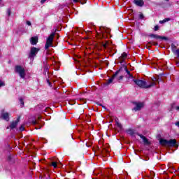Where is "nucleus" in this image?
<instances>
[{"mask_svg": "<svg viewBox=\"0 0 179 179\" xmlns=\"http://www.w3.org/2000/svg\"><path fill=\"white\" fill-rule=\"evenodd\" d=\"M27 26H31V22L30 21H27Z\"/></svg>", "mask_w": 179, "mask_h": 179, "instance_id": "cd10ccee", "label": "nucleus"}, {"mask_svg": "<svg viewBox=\"0 0 179 179\" xmlns=\"http://www.w3.org/2000/svg\"><path fill=\"white\" fill-rule=\"evenodd\" d=\"M20 121V118H17L15 121L12 122L10 126L7 127V129H15V127H17V123Z\"/></svg>", "mask_w": 179, "mask_h": 179, "instance_id": "0eeeda50", "label": "nucleus"}, {"mask_svg": "<svg viewBox=\"0 0 179 179\" xmlns=\"http://www.w3.org/2000/svg\"><path fill=\"white\" fill-rule=\"evenodd\" d=\"M159 82H162V79L159 78Z\"/></svg>", "mask_w": 179, "mask_h": 179, "instance_id": "a19ab883", "label": "nucleus"}, {"mask_svg": "<svg viewBox=\"0 0 179 179\" xmlns=\"http://www.w3.org/2000/svg\"><path fill=\"white\" fill-rule=\"evenodd\" d=\"M154 44V45H157V43H153Z\"/></svg>", "mask_w": 179, "mask_h": 179, "instance_id": "79ce46f5", "label": "nucleus"}, {"mask_svg": "<svg viewBox=\"0 0 179 179\" xmlns=\"http://www.w3.org/2000/svg\"><path fill=\"white\" fill-rule=\"evenodd\" d=\"M115 125H117V127H118V128H120V129H122V124L118 122V120H115Z\"/></svg>", "mask_w": 179, "mask_h": 179, "instance_id": "aec40b11", "label": "nucleus"}, {"mask_svg": "<svg viewBox=\"0 0 179 179\" xmlns=\"http://www.w3.org/2000/svg\"><path fill=\"white\" fill-rule=\"evenodd\" d=\"M47 83L49 85V86H51V82L50 80H47Z\"/></svg>", "mask_w": 179, "mask_h": 179, "instance_id": "2f4dec72", "label": "nucleus"}, {"mask_svg": "<svg viewBox=\"0 0 179 179\" xmlns=\"http://www.w3.org/2000/svg\"><path fill=\"white\" fill-rule=\"evenodd\" d=\"M177 146V140L176 139H171L168 141V147Z\"/></svg>", "mask_w": 179, "mask_h": 179, "instance_id": "9d476101", "label": "nucleus"}, {"mask_svg": "<svg viewBox=\"0 0 179 179\" xmlns=\"http://www.w3.org/2000/svg\"><path fill=\"white\" fill-rule=\"evenodd\" d=\"M166 1H169V0H166Z\"/></svg>", "mask_w": 179, "mask_h": 179, "instance_id": "49530a36", "label": "nucleus"}, {"mask_svg": "<svg viewBox=\"0 0 179 179\" xmlns=\"http://www.w3.org/2000/svg\"><path fill=\"white\" fill-rule=\"evenodd\" d=\"M30 41L32 45H36L38 43V38L37 36L31 37Z\"/></svg>", "mask_w": 179, "mask_h": 179, "instance_id": "ddd939ff", "label": "nucleus"}, {"mask_svg": "<svg viewBox=\"0 0 179 179\" xmlns=\"http://www.w3.org/2000/svg\"><path fill=\"white\" fill-rule=\"evenodd\" d=\"M137 135L140 136L141 139H143V142L144 145H150V142H149V140L147 138H145V136L140 134H137Z\"/></svg>", "mask_w": 179, "mask_h": 179, "instance_id": "6e6552de", "label": "nucleus"}, {"mask_svg": "<svg viewBox=\"0 0 179 179\" xmlns=\"http://www.w3.org/2000/svg\"><path fill=\"white\" fill-rule=\"evenodd\" d=\"M20 103L21 105V107H23V106H24V102L23 101V99L20 98Z\"/></svg>", "mask_w": 179, "mask_h": 179, "instance_id": "412c9836", "label": "nucleus"}, {"mask_svg": "<svg viewBox=\"0 0 179 179\" xmlns=\"http://www.w3.org/2000/svg\"><path fill=\"white\" fill-rule=\"evenodd\" d=\"M103 47H104L105 48H110V45L108 44V43H104V44H103Z\"/></svg>", "mask_w": 179, "mask_h": 179, "instance_id": "b1692460", "label": "nucleus"}, {"mask_svg": "<svg viewBox=\"0 0 179 179\" xmlns=\"http://www.w3.org/2000/svg\"><path fill=\"white\" fill-rule=\"evenodd\" d=\"M176 109L177 110V111H179V106H176Z\"/></svg>", "mask_w": 179, "mask_h": 179, "instance_id": "58836bf2", "label": "nucleus"}, {"mask_svg": "<svg viewBox=\"0 0 179 179\" xmlns=\"http://www.w3.org/2000/svg\"><path fill=\"white\" fill-rule=\"evenodd\" d=\"M15 72L19 75L21 79H24L26 78V70L23 68H16Z\"/></svg>", "mask_w": 179, "mask_h": 179, "instance_id": "39448f33", "label": "nucleus"}, {"mask_svg": "<svg viewBox=\"0 0 179 179\" xmlns=\"http://www.w3.org/2000/svg\"><path fill=\"white\" fill-rule=\"evenodd\" d=\"M111 171V169H106L105 170V173H110Z\"/></svg>", "mask_w": 179, "mask_h": 179, "instance_id": "72a5a7b5", "label": "nucleus"}, {"mask_svg": "<svg viewBox=\"0 0 179 179\" xmlns=\"http://www.w3.org/2000/svg\"><path fill=\"white\" fill-rule=\"evenodd\" d=\"M150 37H152V38H157V39H159V40H165V41L169 40V38H167L166 36H160L157 34H151Z\"/></svg>", "mask_w": 179, "mask_h": 179, "instance_id": "1a4fd4ad", "label": "nucleus"}, {"mask_svg": "<svg viewBox=\"0 0 179 179\" xmlns=\"http://www.w3.org/2000/svg\"><path fill=\"white\" fill-rule=\"evenodd\" d=\"M32 122H33L34 125H36V124H37V121H36V120H34Z\"/></svg>", "mask_w": 179, "mask_h": 179, "instance_id": "4c0bfd02", "label": "nucleus"}, {"mask_svg": "<svg viewBox=\"0 0 179 179\" xmlns=\"http://www.w3.org/2000/svg\"><path fill=\"white\" fill-rule=\"evenodd\" d=\"M118 73H120V70L117 71L113 76H112V78L108 79L107 82L106 83L105 85H106V86H108V85H110V83H113V82H114V79H115V78H117V76H118Z\"/></svg>", "mask_w": 179, "mask_h": 179, "instance_id": "423d86ee", "label": "nucleus"}, {"mask_svg": "<svg viewBox=\"0 0 179 179\" xmlns=\"http://www.w3.org/2000/svg\"><path fill=\"white\" fill-rule=\"evenodd\" d=\"M16 68H20V66H17Z\"/></svg>", "mask_w": 179, "mask_h": 179, "instance_id": "37998d69", "label": "nucleus"}, {"mask_svg": "<svg viewBox=\"0 0 179 179\" xmlns=\"http://www.w3.org/2000/svg\"><path fill=\"white\" fill-rule=\"evenodd\" d=\"M1 118H3V120H5V121H9V113H1Z\"/></svg>", "mask_w": 179, "mask_h": 179, "instance_id": "2eb2a0df", "label": "nucleus"}, {"mask_svg": "<svg viewBox=\"0 0 179 179\" xmlns=\"http://www.w3.org/2000/svg\"><path fill=\"white\" fill-rule=\"evenodd\" d=\"M127 133L129 135H131V136H134L135 135V130L131 129H129L127 130Z\"/></svg>", "mask_w": 179, "mask_h": 179, "instance_id": "f3484780", "label": "nucleus"}, {"mask_svg": "<svg viewBox=\"0 0 179 179\" xmlns=\"http://www.w3.org/2000/svg\"><path fill=\"white\" fill-rule=\"evenodd\" d=\"M122 79H124V76H120L117 78V80H122Z\"/></svg>", "mask_w": 179, "mask_h": 179, "instance_id": "a878e982", "label": "nucleus"}, {"mask_svg": "<svg viewBox=\"0 0 179 179\" xmlns=\"http://www.w3.org/2000/svg\"><path fill=\"white\" fill-rule=\"evenodd\" d=\"M127 57H128V55L125 52H123L120 57H119L120 62H124L125 59H127Z\"/></svg>", "mask_w": 179, "mask_h": 179, "instance_id": "4468645a", "label": "nucleus"}, {"mask_svg": "<svg viewBox=\"0 0 179 179\" xmlns=\"http://www.w3.org/2000/svg\"><path fill=\"white\" fill-rule=\"evenodd\" d=\"M125 71H126V73H127V75H126V77L128 78V79H134V76H132L131 74V71H128V69L125 68L124 69Z\"/></svg>", "mask_w": 179, "mask_h": 179, "instance_id": "dca6fc26", "label": "nucleus"}, {"mask_svg": "<svg viewBox=\"0 0 179 179\" xmlns=\"http://www.w3.org/2000/svg\"><path fill=\"white\" fill-rule=\"evenodd\" d=\"M1 1H2V0H0V2H1Z\"/></svg>", "mask_w": 179, "mask_h": 179, "instance_id": "a18cd8bd", "label": "nucleus"}, {"mask_svg": "<svg viewBox=\"0 0 179 179\" xmlns=\"http://www.w3.org/2000/svg\"><path fill=\"white\" fill-rule=\"evenodd\" d=\"M45 1H47V0H41V3L43 5V3H44L45 2Z\"/></svg>", "mask_w": 179, "mask_h": 179, "instance_id": "c9c22d12", "label": "nucleus"}, {"mask_svg": "<svg viewBox=\"0 0 179 179\" xmlns=\"http://www.w3.org/2000/svg\"><path fill=\"white\" fill-rule=\"evenodd\" d=\"M20 131H24V127H23V126H21L20 127Z\"/></svg>", "mask_w": 179, "mask_h": 179, "instance_id": "c85d7f7f", "label": "nucleus"}, {"mask_svg": "<svg viewBox=\"0 0 179 179\" xmlns=\"http://www.w3.org/2000/svg\"><path fill=\"white\" fill-rule=\"evenodd\" d=\"M167 22H170V18H165L163 20H160L159 23H160V24H163V23H166Z\"/></svg>", "mask_w": 179, "mask_h": 179, "instance_id": "6ab92c4d", "label": "nucleus"}, {"mask_svg": "<svg viewBox=\"0 0 179 179\" xmlns=\"http://www.w3.org/2000/svg\"><path fill=\"white\" fill-rule=\"evenodd\" d=\"M175 125H176V127H178V128H179V121H178V122H176L175 123Z\"/></svg>", "mask_w": 179, "mask_h": 179, "instance_id": "f704fd0d", "label": "nucleus"}, {"mask_svg": "<svg viewBox=\"0 0 179 179\" xmlns=\"http://www.w3.org/2000/svg\"><path fill=\"white\" fill-rule=\"evenodd\" d=\"M52 166H53L55 169H57L58 167V164L55 162H52Z\"/></svg>", "mask_w": 179, "mask_h": 179, "instance_id": "4be33fe9", "label": "nucleus"}, {"mask_svg": "<svg viewBox=\"0 0 179 179\" xmlns=\"http://www.w3.org/2000/svg\"><path fill=\"white\" fill-rule=\"evenodd\" d=\"M134 2L136 6L142 7L143 5H145L143 0H134Z\"/></svg>", "mask_w": 179, "mask_h": 179, "instance_id": "f8f14e48", "label": "nucleus"}, {"mask_svg": "<svg viewBox=\"0 0 179 179\" xmlns=\"http://www.w3.org/2000/svg\"><path fill=\"white\" fill-rule=\"evenodd\" d=\"M54 37H55V33L52 32L47 38L46 43L45 45V50H48L50 47H52V41H54Z\"/></svg>", "mask_w": 179, "mask_h": 179, "instance_id": "7ed1b4c3", "label": "nucleus"}, {"mask_svg": "<svg viewBox=\"0 0 179 179\" xmlns=\"http://www.w3.org/2000/svg\"><path fill=\"white\" fill-rule=\"evenodd\" d=\"M79 101H80L81 104H85L86 99H79Z\"/></svg>", "mask_w": 179, "mask_h": 179, "instance_id": "5701e85b", "label": "nucleus"}, {"mask_svg": "<svg viewBox=\"0 0 179 179\" xmlns=\"http://www.w3.org/2000/svg\"><path fill=\"white\" fill-rule=\"evenodd\" d=\"M133 82H134L135 85L141 89H150V87H153V86H155V83L148 84V82H146L145 80L133 78Z\"/></svg>", "mask_w": 179, "mask_h": 179, "instance_id": "f257e3e1", "label": "nucleus"}, {"mask_svg": "<svg viewBox=\"0 0 179 179\" xmlns=\"http://www.w3.org/2000/svg\"><path fill=\"white\" fill-rule=\"evenodd\" d=\"M38 51H40V48H36V47L31 48L28 58L31 61H34V58H36V55L38 54Z\"/></svg>", "mask_w": 179, "mask_h": 179, "instance_id": "f03ea898", "label": "nucleus"}, {"mask_svg": "<svg viewBox=\"0 0 179 179\" xmlns=\"http://www.w3.org/2000/svg\"><path fill=\"white\" fill-rule=\"evenodd\" d=\"M80 69V71L83 70V69Z\"/></svg>", "mask_w": 179, "mask_h": 179, "instance_id": "c03bdc74", "label": "nucleus"}, {"mask_svg": "<svg viewBox=\"0 0 179 179\" xmlns=\"http://www.w3.org/2000/svg\"><path fill=\"white\" fill-rule=\"evenodd\" d=\"M2 86H5V83L0 80V87H2Z\"/></svg>", "mask_w": 179, "mask_h": 179, "instance_id": "393cba45", "label": "nucleus"}, {"mask_svg": "<svg viewBox=\"0 0 179 179\" xmlns=\"http://www.w3.org/2000/svg\"><path fill=\"white\" fill-rule=\"evenodd\" d=\"M99 106H100L101 107H103V108H104V109L106 110V106H103V104L100 103Z\"/></svg>", "mask_w": 179, "mask_h": 179, "instance_id": "e433bc0d", "label": "nucleus"}, {"mask_svg": "<svg viewBox=\"0 0 179 179\" xmlns=\"http://www.w3.org/2000/svg\"><path fill=\"white\" fill-rule=\"evenodd\" d=\"M139 18L140 19H143V14H140L139 15Z\"/></svg>", "mask_w": 179, "mask_h": 179, "instance_id": "7c9ffc66", "label": "nucleus"}, {"mask_svg": "<svg viewBox=\"0 0 179 179\" xmlns=\"http://www.w3.org/2000/svg\"><path fill=\"white\" fill-rule=\"evenodd\" d=\"M154 30H155V31H157V30H159V25H156V26L155 27V28H154Z\"/></svg>", "mask_w": 179, "mask_h": 179, "instance_id": "bb28decb", "label": "nucleus"}, {"mask_svg": "<svg viewBox=\"0 0 179 179\" xmlns=\"http://www.w3.org/2000/svg\"><path fill=\"white\" fill-rule=\"evenodd\" d=\"M7 14L8 16H10V10L9 9L7 10Z\"/></svg>", "mask_w": 179, "mask_h": 179, "instance_id": "473e14b6", "label": "nucleus"}, {"mask_svg": "<svg viewBox=\"0 0 179 179\" xmlns=\"http://www.w3.org/2000/svg\"><path fill=\"white\" fill-rule=\"evenodd\" d=\"M159 143L162 146L169 147V140L161 138L159 140Z\"/></svg>", "mask_w": 179, "mask_h": 179, "instance_id": "9b49d317", "label": "nucleus"}, {"mask_svg": "<svg viewBox=\"0 0 179 179\" xmlns=\"http://www.w3.org/2000/svg\"><path fill=\"white\" fill-rule=\"evenodd\" d=\"M10 160H12V157L11 156H8V162H10Z\"/></svg>", "mask_w": 179, "mask_h": 179, "instance_id": "c756f323", "label": "nucleus"}, {"mask_svg": "<svg viewBox=\"0 0 179 179\" xmlns=\"http://www.w3.org/2000/svg\"><path fill=\"white\" fill-rule=\"evenodd\" d=\"M73 2H79V0H73Z\"/></svg>", "mask_w": 179, "mask_h": 179, "instance_id": "ea45409f", "label": "nucleus"}, {"mask_svg": "<svg viewBox=\"0 0 179 179\" xmlns=\"http://www.w3.org/2000/svg\"><path fill=\"white\" fill-rule=\"evenodd\" d=\"M134 105L133 111H141V110L145 107L143 102H134Z\"/></svg>", "mask_w": 179, "mask_h": 179, "instance_id": "20e7f679", "label": "nucleus"}, {"mask_svg": "<svg viewBox=\"0 0 179 179\" xmlns=\"http://www.w3.org/2000/svg\"><path fill=\"white\" fill-rule=\"evenodd\" d=\"M152 82H151V83H155L154 86H156V82H158V83H159V76L152 77Z\"/></svg>", "mask_w": 179, "mask_h": 179, "instance_id": "a211bd4d", "label": "nucleus"}]
</instances>
